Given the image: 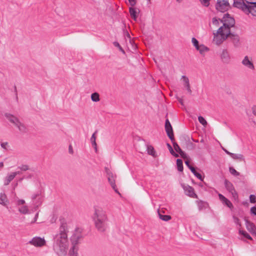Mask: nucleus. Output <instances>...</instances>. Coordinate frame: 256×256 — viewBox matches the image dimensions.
<instances>
[{"mask_svg": "<svg viewBox=\"0 0 256 256\" xmlns=\"http://www.w3.org/2000/svg\"><path fill=\"white\" fill-rule=\"evenodd\" d=\"M68 229L66 222H62L58 231L53 238V250L58 256H66L68 246Z\"/></svg>", "mask_w": 256, "mask_h": 256, "instance_id": "obj_1", "label": "nucleus"}, {"mask_svg": "<svg viewBox=\"0 0 256 256\" xmlns=\"http://www.w3.org/2000/svg\"><path fill=\"white\" fill-rule=\"evenodd\" d=\"M93 220L98 230L100 232L106 230L108 227V218L106 212L102 209H96Z\"/></svg>", "mask_w": 256, "mask_h": 256, "instance_id": "obj_2", "label": "nucleus"}, {"mask_svg": "<svg viewBox=\"0 0 256 256\" xmlns=\"http://www.w3.org/2000/svg\"><path fill=\"white\" fill-rule=\"evenodd\" d=\"M230 34V30L227 28L220 26L219 28L213 32V42L218 46L225 41Z\"/></svg>", "mask_w": 256, "mask_h": 256, "instance_id": "obj_3", "label": "nucleus"}, {"mask_svg": "<svg viewBox=\"0 0 256 256\" xmlns=\"http://www.w3.org/2000/svg\"><path fill=\"white\" fill-rule=\"evenodd\" d=\"M82 238V234L76 232L73 234L71 236L70 240L72 244V247L70 250V256H77L78 250V244Z\"/></svg>", "mask_w": 256, "mask_h": 256, "instance_id": "obj_4", "label": "nucleus"}, {"mask_svg": "<svg viewBox=\"0 0 256 256\" xmlns=\"http://www.w3.org/2000/svg\"><path fill=\"white\" fill-rule=\"evenodd\" d=\"M6 118L12 124H13L22 133L26 132V128L24 124L22 123L15 116L8 113L5 114Z\"/></svg>", "mask_w": 256, "mask_h": 256, "instance_id": "obj_5", "label": "nucleus"}, {"mask_svg": "<svg viewBox=\"0 0 256 256\" xmlns=\"http://www.w3.org/2000/svg\"><path fill=\"white\" fill-rule=\"evenodd\" d=\"M250 1L247 0H234L233 6L246 14Z\"/></svg>", "mask_w": 256, "mask_h": 256, "instance_id": "obj_6", "label": "nucleus"}, {"mask_svg": "<svg viewBox=\"0 0 256 256\" xmlns=\"http://www.w3.org/2000/svg\"><path fill=\"white\" fill-rule=\"evenodd\" d=\"M215 6L218 11L222 12L227 11L230 8L228 0H217Z\"/></svg>", "mask_w": 256, "mask_h": 256, "instance_id": "obj_7", "label": "nucleus"}, {"mask_svg": "<svg viewBox=\"0 0 256 256\" xmlns=\"http://www.w3.org/2000/svg\"><path fill=\"white\" fill-rule=\"evenodd\" d=\"M222 26L230 30L231 27H232L234 24L235 21L234 18L228 14H224L222 18Z\"/></svg>", "mask_w": 256, "mask_h": 256, "instance_id": "obj_8", "label": "nucleus"}, {"mask_svg": "<svg viewBox=\"0 0 256 256\" xmlns=\"http://www.w3.org/2000/svg\"><path fill=\"white\" fill-rule=\"evenodd\" d=\"M105 171L106 174V176L108 177V182H110L111 186L116 192L120 194L116 188V184L115 182L116 176L113 174V173L106 167L105 168Z\"/></svg>", "mask_w": 256, "mask_h": 256, "instance_id": "obj_9", "label": "nucleus"}, {"mask_svg": "<svg viewBox=\"0 0 256 256\" xmlns=\"http://www.w3.org/2000/svg\"><path fill=\"white\" fill-rule=\"evenodd\" d=\"M28 244L36 247H42L46 245V242L44 238L35 236L29 241Z\"/></svg>", "mask_w": 256, "mask_h": 256, "instance_id": "obj_10", "label": "nucleus"}, {"mask_svg": "<svg viewBox=\"0 0 256 256\" xmlns=\"http://www.w3.org/2000/svg\"><path fill=\"white\" fill-rule=\"evenodd\" d=\"M224 186L226 188L228 191L232 195L234 198H238V194L236 192L233 184L227 180H224Z\"/></svg>", "mask_w": 256, "mask_h": 256, "instance_id": "obj_11", "label": "nucleus"}, {"mask_svg": "<svg viewBox=\"0 0 256 256\" xmlns=\"http://www.w3.org/2000/svg\"><path fill=\"white\" fill-rule=\"evenodd\" d=\"M165 130L166 134L172 142L174 140V135L172 126L168 119H166L165 122Z\"/></svg>", "mask_w": 256, "mask_h": 256, "instance_id": "obj_12", "label": "nucleus"}, {"mask_svg": "<svg viewBox=\"0 0 256 256\" xmlns=\"http://www.w3.org/2000/svg\"><path fill=\"white\" fill-rule=\"evenodd\" d=\"M246 14L248 16L256 17V1L250 2Z\"/></svg>", "mask_w": 256, "mask_h": 256, "instance_id": "obj_13", "label": "nucleus"}, {"mask_svg": "<svg viewBox=\"0 0 256 256\" xmlns=\"http://www.w3.org/2000/svg\"><path fill=\"white\" fill-rule=\"evenodd\" d=\"M181 84L188 91V94H191V90H190V80L186 76H182L180 80Z\"/></svg>", "mask_w": 256, "mask_h": 256, "instance_id": "obj_14", "label": "nucleus"}, {"mask_svg": "<svg viewBox=\"0 0 256 256\" xmlns=\"http://www.w3.org/2000/svg\"><path fill=\"white\" fill-rule=\"evenodd\" d=\"M242 63L245 67L249 70H254V69L252 59L248 56H246L244 58Z\"/></svg>", "mask_w": 256, "mask_h": 256, "instance_id": "obj_15", "label": "nucleus"}, {"mask_svg": "<svg viewBox=\"0 0 256 256\" xmlns=\"http://www.w3.org/2000/svg\"><path fill=\"white\" fill-rule=\"evenodd\" d=\"M218 196L220 200L228 208H229L230 209H232L233 208V205L232 203L224 196L221 194H218Z\"/></svg>", "mask_w": 256, "mask_h": 256, "instance_id": "obj_16", "label": "nucleus"}, {"mask_svg": "<svg viewBox=\"0 0 256 256\" xmlns=\"http://www.w3.org/2000/svg\"><path fill=\"white\" fill-rule=\"evenodd\" d=\"M186 194L192 198H196L197 195L195 194L194 188L189 186L184 188Z\"/></svg>", "mask_w": 256, "mask_h": 256, "instance_id": "obj_17", "label": "nucleus"}, {"mask_svg": "<svg viewBox=\"0 0 256 256\" xmlns=\"http://www.w3.org/2000/svg\"><path fill=\"white\" fill-rule=\"evenodd\" d=\"M185 164H186V166L188 168L191 170V172L193 173V174L197 178H198L199 180H200L202 181L203 180L204 178H202V176L190 164V162L188 160L186 161Z\"/></svg>", "mask_w": 256, "mask_h": 256, "instance_id": "obj_18", "label": "nucleus"}, {"mask_svg": "<svg viewBox=\"0 0 256 256\" xmlns=\"http://www.w3.org/2000/svg\"><path fill=\"white\" fill-rule=\"evenodd\" d=\"M220 58L224 63L228 64L230 62V56L226 50H222L220 54Z\"/></svg>", "mask_w": 256, "mask_h": 256, "instance_id": "obj_19", "label": "nucleus"}, {"mask_svg": "<svg viewBox=\"0 0 256 256\" xmlns=\"http://www.w3.org/2000/svg\"><path fill=\"white\" fill-rule=\"evenodd\" d=\"M8 200L7 196L4 193L1 192L0 194V204L6 207L8 209Z\"/></svg>", "mask_w": 256, "mask_h": 256, "instance_id": "obj_20", "label": "nucleus"}, {"mask_svg": "<svg viewBox=\"0 0 256 256\" xmlns=\"http://www.w3.org/2000/svg\"><path fill=\"white\" fill-rule=\"evenodd\" d=\"M245 222L247 230L251 233L255 234L256 232V228L254 224L247 220H245Z\"/></svg>", "mask_w": 256, "mask_h": 256, "instance_id": "obj_21", "label": "nucleus"}, {"mask_svg": "<svg viewBox=\"0 0 256 256\" xmlns=\"http://www.w3.org/2000/svg\"><path fill=\"white\" fill-rule=\"evenodd\" d=\"M220 23H222V20L214 17L212 18L211 22L210 23V26L212 28H216L220 26Z\"/></svg>", "mask_w": 256, "mask_h": 256, "instance_id": "obj_22", "label": "nucleus"}, {"mask_svg": "<svg viewBox=\"0 0 256 256\" xmlns=\"http://www.w3.org/2000/svg\"><path fill=\"white\" fill-rule=\"evenodd\" d=\"M32 198L34 202L35 200H38V202H36L34 204H36L37 206H38L42 202V196L38 193L36 194H34Z\"/></svg>", "mask_w": 256, "mask_h": 256, "instance_id": "obj_23", "label": "nucleus"}, {"mask_svg": "<svg viewBox=\"0 0 256 256\" xmlns=\"http://www.w3.org/2000/svg\"><path fill=\"white\" fill-rule=\"evenodd\" d=\"M196 202L200 210H205L208 206V204L206 202L200 200H196Z\"/></svg>", "mask_w": 256, "mask_h": 256, "instance_id": "obj_24", "label": "nucleus"}, {"mask_svg": "<svg viewBox=\"0 0 256 256\" xmlns=\"http://www.w3.org/2000/svg\"><path fill=\"white\" fill-rule=\"evenodd\" d=\"M196 49L202 55H204L209 50V48L204 44H200Z\"/></svg>", "mask_w": 256, "mask_h": 256, "instance_id": "obj_25", "label": "nucleus"}, {"mask_svg": "<svg viewBox=\"0 0 256 256\" xmlns=\"http://www.w3.org/2000/svg\"><path fill=\"white\" fill-rule=\"evenodd\" d=\"M230 157L235 160H238L240 162L244 161V156L240 154H231Z\"/></svg>", "mask_w": 256, "mask_h": 256, "instance_id": "obj_26", "label": "nucleus"}, {"mask_svg": "<svg viewBox=\"0 0 256 256\" xmlns=\"http://www.w3.org/2000/svg\"><path fill=\"white\" fill-rule=\"evenodd\" d=\"M18 210L20 214H30L28 208L26 206L24 205V206L18 207Z\"/></svg>", "mask_w": 256, "mask_h": 256, "instance_id": "obj_27", "label": "nucleus"}, {"mask_svg": "<svg viewBox=\"0 0 256 256\" xmlns=\"http://www.w3.org/2000/svg\"><path fill=\"white\" fill-rule=\"evenodd\" d=\"M15 178V175L11 173L10 174L8 175L5 178L4 182V184L5 186H8L10 182Z\"/></svg>", "mask_w": 256, "mask_h": 256, "instance_id": "obj_28", "label": "nucleus"}, {"mask_svg": "<svg viewBox=\"0 0 256 256\" xmlns=\"http://www.w3.org/2000/svg\"><path fill=\"white\" fill-rule=\"evenodd\" d=\"M129 12H130V14L132 18L135 21H136V19H137L138 16H137V12H136V10H135V8H134L132 7H130L129 8Z\"/></svg>", "mask_w": 256, "mask_h": 256, "instance_id": "obj_29", "label": "nucleus"}, {"mask_svg": "<svg viewBox=\"0 0 256 256\" xmlns=\"http://www.w3.org/2000/svg\"><path fill=\"white\" fill-rule=\"evenodd\" d=\"M97 132H98V131L96 130L92 134V136L90 138V142L92 143V146L96 149V150H97V148H96V134Z\"/></svg>", "mask_w": 256, "mask_h": 256, "instance_id": "obj_30", "label": "nucleus"}, {"mask_svg": "<svg viewBox=\"0 0 256 256\" xmlns=\"http://www.w3.org/2000/svg\"><path fill=\"white\" fill-rule=\"evenodd\" d=\"M176 166L177 169L179 172L183 171V164L182 160L181 159L178 158L176 160Z\"/></svg>", "mask_w": 256, "mask_h": 256, "instance_id": "obj_31", "label": "nucleus"}, {"mask_svg": "<svg viewBox=\"0 0 256 256\" xmlns=\"http://www.w3.org/2000/svg\"><path fill=\"white\" fill-rule=\"evenodd\" d=\"M158 213L160 218L162 220L167 222L171 219V216L169 215L162 214L159 212H158Z\"/></svg>", "mask_w": 256, "mask_h": 256, "instance_id": "obj_32", "label": "nucleus"}, {"mask_svg": "<svg viewBox=\"0 0 256 256\" xmlns=\"http://www.w3.org/2000/svg\"><path fill=\"white\" fill-rule=\"evenodd\" d=\"M146 150L148 154L152 156H154L155 150L152 146L148 145Z\"/></svg>", "mask_w": 256, "mask_h": 256, "instance_id": "obj_33", "label": "nucleus"}, {"mask_svg": "<svg viewBox=\"0 0 256 256\" xmlns=\"http://www.w3.org/2000/svg\"><path fill=\"white\" fill-rule=\"evenodd\" d=\"M166 146L170 150V153L173 156H174V157L176 158H178L179 156V155L177 153L175 152L174 150L172 149V146H170V144L168 143H167L166 144Z\"/></svg>", "mask_w": 256, "mask_h": 256, "instance_id": "obj_34", "label": "nucleus"}, {"mask_svg": "<svg viewBox=\"0 0 256 256\" xmlns=\"http://www.w3.org/2000/svg\"><path fill=\"white\" fill-rule=\"evenodd\" d=\"M229 172H230L234 176H239L240 173L237 172L233 167L230 166L229 168Z\"/></svg>", "mask_w": 256, "mask_h": 256, "instance_id": "obj_35", "label": "nucleus"}, {"mask_svg": "<svg viewBox=\"0 0 256 256\" xmlns=\"http://www.w3.org/2000/svg\"><path fill=\"white\" fill-rule=\"evenodd\" d=\"M239 232H240V234H242L244 236L245 238H247L248 239L250 240H252V236L247 232H246V231L240 230H239Z\"/></svg>", "mask_w": 256, "mask_h": 256, "instance_id": "obj_36", "label": "nucleus"}, {"mask_svg": "<svg viewBox=\"0 0 256 256\" xmlns=\"http://www.w3.org/2000/svg\"><path fill=\"white\" fill-rule=\"evenodd\" d=\"M211 0H200V4L205 7H208Z\"/></svg>", "mask_w": 256, "mask_h": 256, "instance_id": "obj_37", "label": "nucleus"}, {"mask_svg": "<svg viewBox=\"0 0 256 256\" xmlns=\"http://www.w3.org/2000/svg\"><path fill=\"white\" fill-rule=\"evenodd\" d=\"M198 120L202 125L206 126L207 124L206 120L202 116H199L198 117Z\"/></svg>", "mask_w": 256, "mask_h": 256, "instance_id": "obj_38", "label": "nucleus"}, {"mask_svg": "<svg viewBox=\"0 0 256 256\" xmlns=\"http://www.w3.org/2000/svg\"><path fill=\"white\" fill-rule=\"evenodd\" d=\"M172 144H173L174 149L175 150L176 152L180 153L182 150V149L180 148V146L178 145V144L176 142H172Z\"/></svg>", "mask_w": 256, "mask_h": 256, "instance_id": "obj_39", "label": "nucleus"}, {"mask_svg": "<svg viewBox=\"0 0 256 256\" xmlns=\"http://www.w3.org/2000/svg\"><path fill=\"white\" fill-rule=\"evenodd\" d=\"M25 204V200H24L18 199L16 202V204L18 207L24 206Z\"/></svg>", "mask_w": 256, "mask_h": 256, "instance_id": "obj_40", "label": "nucleus"}, {"mask_svg": "<svg viewBox=\"0 0 256 256\" xmlns=\"http://www.w3.org/2000/svg\"><path fill=\"white\" fill-rule=\"evenodd\" d=\"M18 168L22 171H26L28 170V166L26 164H22L21 166H18Z\"/></svg>", "mask_w": 256, "mask_h": 256, "instance_id": "obj_41", "label": "nucleus"}, {"mask_svg": "<svg viewBox=\"0 0 256 256\" xmlns=\"http://www.w3.org/2000/svg\"><path fill=\"white\" fill-rule=\"evenodd\" d=\"M192 42L196 48L200 45L198 40L194 38H192Z\"/></svg>", "mask_w": 256, "mask_h": 256, "instance_id": "obj_42", "label": "nucleus"}, {"mask_svg": "<svg viewBox=\"0 0 256 256\" xmlns=\"http://www.w3.org/2000/svg\"><path fill=\"white\" fill-rule=\"evenodd\" d=\"M233 220L234 222L238 226L240 227L241 226V224L240 222V220L238 218L233 216Z\"/></svg>", "mask_w": 256, "mask_h": 256, "instance_id": "obj_43", "label": "nucleus"}, {"mask_svg": "<svg viewBox=\"0 0 256 256\" xmlns=\"http://www.w3.org/2000/svg\"><path fill=\"white\" fill-rule=\"evenodd\" d=\"M250 202L254 204L256 202V196L254 194H250Z\"/></svg>", "mask_w": 256, "mask_h": 256, "instance_id": "obj_44", "label": "nucleus"}, {"mask_svg": "<svg viewBox=\"0 0 256 256\" xmlns=\"http://www.w3.org/2000/svg\"><path fill=\"white\" fill-rule=\"evenodd\" d=\"M250 211V213L256 216V206H254L252 207Z\"/></svg>", "mask_w": 256, "mask_h": 256, "instance_id": "obj_45", "label": "nucleus"}, {"mask_svg": "<svg viewBox=\"0 0 256 256\" xmlns=\"http://www.w3.org/2000/svg\"><path fill=\"white\" fill-rule=\"evenodd\" d=\"M128 0L130 4L132 6H135L136 4V0Z\"/></svg>", "mask_w": 256, "mask_h": 256, "instance_id": "obj_46", "label": "nucleus"}, {"mask_svg": "<svg viewBox=\"0 0 256 256\" xmlns=\"http://www.w3.org/2000/svg\"><path fill=\"white\" fill-rule=\"evenodd\" d=\"M179 154L182 158H187V154L182 150Z\"/></svg>", "mask_w": 256, "mask_h": 256, "instance_id": "obj_47", "label": "nucleus"}, {"mask_svg": "<svg viewBox=\"0 0 256 256\" xmlns=\"http://www.w3.org/2000/svg\"><path fill=\"white\" fill-rule=\"evenodd\" d=\"M252 114L256 116V106L254 105L252 108Z\"/></svg>", "mask_w": 256, "mask_h": 256, "instance_id": "obj_48", "label": "nucleus"}, {"mask_svg": "<svg viewBox=\"0 0 256 256\" xmlns=\"http://www.w3.org/2000/svg\"><path fill=\"white\" fill-rule=\"evenodd\" d=\"M8 144V143L7 142H2L0 145H1V146L2 148L6 150V146Z\"/></svg>", "mask_w": 256, "mask_h": 256, "instance_id": "obj_49", "label": "nucleus"}, {"mask_svg": "<svg viewBox=\"0 0 256 256\" xmlns=\"http://www.w3.org/2000/svg\"><path fill=\"white\" fill-rule=\"evenodd\" d=\"M91 98L92 101L95 102H98L100 100V97H91Z\"/></svg>", "mask_w": 256, "mask_h": 256, "instance_id": "obj_50", "label": "nucleus"}, {"mask_svg": "<svg viewBox=\"0 0 256 256\" xmlns=\"http://www.w3.org/2000/svg\"><path fill=\"white\" fill-rule=\"evenodd\" d=\"M38 217V213L37 212L35 215V216L34 218V220L32 222V223L35 222L37 220Z\"/></svg>", "mask_w": 256, "mask_h": 256, "instance_id": "obj_51", "label": "nucleus"}, {"mask_svg": "<svg viewBox=\"0 0 256 256\" xmlns=\"http://www.w3.org/2000/svg\"><path fill=\"white\" fill-rule=\"evenodd\" d=\"M68 152L70 154H72L74 152L72 147V145H70L68 146Z\"/></svg>", "mask_w": 256, "mask_h": 256, "instance_id": "obj_52", "label": "nucleus"}, {"mask_svg": "<svg viewBox=\"0 0 256 256\" xmlns=\"http://www.w3.org/2000/svg\"><path fill=\"white\" fill-rule=\"evenodd\" d=\"M178 102L180 103V104L184 106V104L183 100L181 98H180V97H178Z\"/></svg>", "mask_w": 256, "mask_h": 256, "instance_id": "obj_53", "label": "nucleus"}, {"mask_svg": "<svg viewBox=\"0 0 256 256\" xmlns=\"http://www.w3.org/2000/svg\"><path fill=\"white\" fill-rule=\"evenodd\" d=\"M222 150L224 151V152L226 154H228L230 156H231V154H232V152H228V150H227L226 149H225L224 148H222Z\"/></svg>", "mask_w": 256, "mask_h": 256, "instance_id": "obj_54", "label": "nucleus"}, {"mask_svg": "<svg viewBox=\"0 0 256 256\" xmlns=\"http://www.w3.org/2000/svg\"><path fill=\"white\" fill-rule=\"evenodd\" d=\"M188 146H190V148L192 149L194 148V144L192 142H188Z\"/></svg>", "mask_w": 256, "mask_h": 256, "instance_id": "obj_55", "label": "nucleus"}, {"mask_svg": "<svg viewBox=\"0 0 256 256\" xmlns=\"http://www.w3.org/2000/svg\"><path fill=\"white\" fill-rule=\"evenodd\" d=\"M114 45L116 46V47H118V48H120V44L116 42H114Z\"/></svg>", "mask_w": 256, "mask_h": 256, "instance_id": "obj_56", "label": "nucleus"}, {"mask_svg": "<svg viewBox=\"0 0 256 256\" xmlns=\"http://www.w3.org/2000/svg\"><path fill=\"white\" fill-rule=\"evenodd\" d=\"M12 174H14L15 175V176H16V175L20 174V171H17V172H12Z\"/></svg>", "mask_w": 256, "mask_h": 256, "instance_id": "obj_57", "label": "nucleus"}, {"mask_svg": "<svg viewBox=\"0 0 256 256\" xmlns=\"http://www.w3.org/2000/svg\"><path fill=\"white\" fill-rule=\"evenodd\" d=\"M91 96H99V94L97 92H94L92 94Z\"/></svg>", "mask_w": 256, "mask_h": 256, "instance_id": "obj_58", "label": "nucleus"}, {"mask_svg": "<svg viewBox=\"0 0 256 256\" xmlns=\"http://www.w3.org/2000/svg\"><path fill=\"white\" fill-rule=\"evenodd\" d=\"M118 49L123 53V54H124L125 52L124 51V50H123V48L120 46V48H118Z\"/></svg>", "mask_w": 256, "mask_h": 256, "instance_id": "obj_59", "label": "nucleus"}, {"mask_svg": "<svg viewBox=\"0 0 256 256\" xmlns=\"http://www.w3.org/2000/svg\"><path fill=\"white\" fill-rule=\"evenodd\" d=\"M126 36L128 37V38H130V34L126 32Z\"/></svg>", "mask_w": 256, "mask_h": 256, "instance_id": "obj_60", "label": "nucleus"}, {"mask_svg": "<svg viewBox=\"0 0 256 256\" xmlns=\"http://www.w3.org/2000/svg\"><path fill=\"white\" fill-rule=\"evenodd\" d=\"M176 0L178 2H180V0Z\"/></svg>", "mask_w": 256, "mask_h": 256, "instance_id": "obj_61", "label": "nucleus"}, {"mask_svg": "<svg viewBox=\"0 0 256 256\" xmlns=\"http://www.w3.org/2000/svg\"><path fill=\"white\" fill-rule=\"evenodd\" d=\"M148 3H150V0H148Z\"/></svg>", "mask_w": 256, "mask_h": 256, "instance_id": "obj_62", "label": "nucleus"}, {"mask_svg": "<svg viewBox=\"0 0 256 256\" xmlns=\"http://www.w3.org/2000/svg\"><path fill=\"white\" fill-rule=\"evenodd\" d=\"M16 100H18V97H16Z\"/></svg>", "mask_w": 256, "mask_h": 256, "instance_id": "obj_63", "label": "nucleus"}]
</instances>
